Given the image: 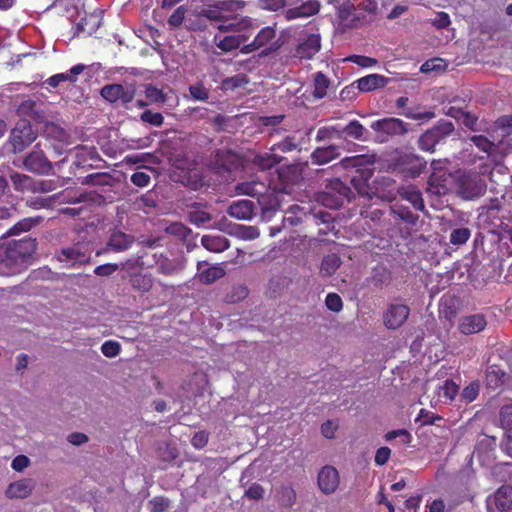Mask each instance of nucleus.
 I'll list each match as a JSON object with an SVG mask.
<instances>
[{
  "instance_id": "1",
  "label": "nucleus",
  "mask_w": 512,
  "mask_h": 512,
  "mask_svg": "<svg viewBox=\"0 0 512 512\" xmlns=\"http://www.w3.org/2000/svg\"><path fill=\"white\" fill-rule=\"evenodd\" d=\"M36 249V239L28 236L0 245V275L10 276L26 269Z\"/></svg>"
},
{
  "instance_id": "2",
  "label": "nucleus",
  "mask_w": 512,
  "mask_h": 512,
  "mask_svg": "<svg viewBox=\"0 0 512 512\" xmlns=\"http://www.w3.org/2000/svg\"><path fill=\"white\" fill-rule=\"evenodd\" d=\"M252 28V22L248 18L225 20L217 25L220 33L214 36V42L223 52H230L249 39Z\"/></svg>"
},
{
  "instance_id": "3",
  "label": "nucleus",
  "mask_w": 512,
  "mask_h": 512,
  "mask_svg": "<svg viewBox=\"0 0 512 512\" xmlns=\"http://www.w3.org/2000/svg\"><path fill=\"white\" fill-rule=\"evenodd\" d=\"M237 194L257 197L258 204L264 215L272 214L281 207L284 193L276 191L261 181H246L235 187Z\"/></svg>"
},
{
  "instance_id": "4",
  "label": "nucleus",
  "mask_w": 512,
  "mask_h": 512,
  "mask_svg": "<svg viewBox=\"0 0 512 512\" xmlns=\"http://www.w3.org/2000/svg\"><path fill=\"white\" fill-rule=\"evenodd\" d=\"M454 131L455 127L452 122L441 119L419 137L418 147L425 152H434L436 145L444 142Z\"/></svg>"
},
{
  "instance_id": "5",
  "label": "nucleus",
  "mask_w": 512,
  "mask_h": 512,
  "mask_svg": "<svg viewBox=\"0 0 512 512\" xmlns=\"http://www.w3.org/2000/svg\"><path fill=\"white\" fill-rule=\"evenodd\" d=\"M56 258L60 262L70 263L72 267L86 264L90 260L88 245L76 243L70 247L61 248L56 252Z\"/></svg>"
},
{
  "instance_id": "6",
  "label": "nucleus",
  "mask_w": 512,
  "mask_h": 512,
  "mask_svg": "<svg viewBox=\"0 0 512 512\" xmlns=\"http://www.w3.org/2000/svg\"><path fill=\"white\" fill-rule=\"evenodd\" d=\"M23 167L34 174L47 175L52 169V163L37 144L34 149L23 159Z\"/></svg>"
},
{
  "instance_id": "7",
  "label": "nucleus",
  "mask_w": 512,
  "mask_h": 512,
  "mask_svg": "<svg viewBox=\"0 0 512 512\" xmlns=\"http://www.w3.org/2000/svg\"><path fill=\"white\" fill-rule=\"evenodd\" d=\"M410 315L408 305L400 302L389 304L383 314V323L389 330H396L404 325Z\"/></svg>"
},
{
  "instance_id": "8",
  "label": "nucleus",
  "mask_w": 512,
  "mask_h": 512,
  "mask_svg": "<svg viewBox=\"0 0 512 512\" xmlns=\"http://www.w3.org/2000/svg\"><path fill=\"white\" fill-rule=\"evenodd\" d=\"M426 167L424 158L414 155L405 154L400 156L395 163V170L402 173L405 177H418Z\"/></svg>"
},
{
  "instance_id": "9",
  "label": "nucleus",
  "mask_w": 512,
  "mask_h": 512,
  "mask_svg": "<svg viewBox=\"0 0 512 512\" xmlns=\"http://www.w3.org/2000/svg\"><path fill=\"white\" fill-rule=\"evenodd\" d=\"M135 92L136 90L133 86L107 84L101 88L100 95L110 103L121 101L126 106L133 101Z\"/></svg>"
},
{
  "instance_id": "10",
  "label": "nucleus",
  "mask_w": 512,
  "mask_h": 512,
  "mask_svg": "<svg viewBox=\"0 0 512 512\" xmlns=\"http://www.w3.org/2000/svg\"><path fill=\"white\" fill-rule=\"evenodd\" d=\"M36 139V134L33 131L30 123H19L15 128L12 129L10 135V142L13 146L15 153L22 152Z\"/></svg>"
},
{
  "instance_id": "11",
  "label": "nucleus",
  "mask_w": 512,
  "mask_h": 512,
  "mask_svg": "<svg viewBox=\"0 0 512 512\" xmlns=\"http://www.w3.org/2000/svg\"><path fill=\"white\" fill-rule=\"evenodd\" d=\"M371 128L385 135H404L408 132L407 123L399 118L389 117L379 119L371 124Z\"/></svg>"
},
{
  "instance_id": "12",
  "label": "nucleus",
  "mask_w": 512,
  "mask_h": 512,
  "mask_svg": "<svg viewBox=\"0 0 512 512\" xmlns=\"http://www.w3.org/2000/svg\"><path fill=\"white\" fill-rule=\"evenodd\" d=\"M71 194L72 191L63 190L46 198H37L31 203V205L35 208H49L55 204L77 203L84 201L85 196L83 194L78 197L72 196Z\"/></svg>"
},
{
  "instance_id": "13",
  "label": "nucleus",
  "mask_w": 512,
  "mask_h": 512,
  "mask_svg": "<svg viewBox=\"0 0 512 512\" xmlns=\"http://www.w3.org/2000/svg\"><path fill=\"white\" fill-rule=\"evenodd\" d=\"M340 483L338 470L330 465L322 467L318 473L319 489L326 495L334 493Z\"/></svg>"
},
{
  "instance_id": "14",
  "label": "nucleus",
  "mask_w": 512,
  "mask_h": 512,
  "mask_svg": "<svg viewBox=\"0 0 512 512\" xmlns=\"http://www.w3.org/2000/svg\"><path fill=\"white\" fill-rule=\"evenodd\" d=\"M321 8L318 0H307L299 6L289 8L285 11L284 17L286 20L291 21L297 18H307L316 15Z\"/></svg>"
},
{
  "instance_id": "15",
  "label": "nucleus",
  "mask_w": 512,
  "mask_h": 512,
  "mask_svg": "<svg viewBox=\"0 0 512 512\" xmlns=\"http://www.w3.org/2000/svg\"><path fill=\"white\" fill-rule=\"evenodd\" d=\"M321 48V37L319 34H309L299 42L295 54L300 59L313 58Z\"/></svg>"
},
{
  "instance_id": "16",
  "label": "nucleus",
  "mask_w": 512,
  "mask_h": 512,
  "mask_svg": "<svg viewBox=\"0 0 512 512\" xmlns=\"http://www.w3.org/2000/svg\"><path fill=\"white\" fill-rule=\"evenodd\" d=\"M275 37V28L272 26H266L257 33L251 43L242 46L240 52L242 54H249L251 52L257 51L269 44L272 40H274Z\"/></svg>"
},
{
  "instance_id": "17",
  "label": "nucleus",
  "mask_w": 512,
  "mask_h": 512,
  "mask_svg": "<svg viewBox=\"0 0 512 512\" xmlns=\"http://www.w3.org/2000/svg\"><path fill=\"white\" fill-rule=\"evenodd\" d=\"M487 321L482 314H473L462 317L459 322V331L464 335L476 334L485 329Z\"/></svg>"
},
{
  "instance_id": "18",
  "label": "nucleus",
  "mask_w": 512,
  "mask_h": 512,
  "mask_svg": "<svg viewBox=\"0 0 512 512\" xmlns=\"http://www.w3.org/2000/svg\"><path fill=\"white\" fill-rule=\"evenodd\" d=\"M227 213L238 220H250L255 215V205L251 200L234 201L228 207Z\"/></svg>"
},
{
  "instance_id": "19",
  "label": "nucleus",
  "mask_w": 512,
  "mask_h": 512,
  "mask_svg": "<svg viewBox=\"0 0 512 512\" xmlns=\"http://www.w3.org/2000/svg\"><path fill=\"white\" fill-rule=\"evenodd\" d=\"M34 488L35 482L32 479H22L9 484L5 494L10 499H24L31 495Z\"/></svg>"
},
{
  "instance_id": "20",
  "label": "nucleus",
  "mask_w": 512,
  "mask_h": 512,
  "mask_svg": "<svg viewBox=\"0 0 512 512\" xmlns=\"http://www.w3.org/2000/svg\"><path fill=\"white\" fill-rule=\"evenodd\" d=\"M389 79L380 74H369L359 78L356 83L361 92H371L379 88L385 87Z\"/></svg>"
},
{
  "instance_id": "21",
  "label": "nucleus",
  "mask_w": 512,
  "mask_h": 512,
  "mask_svg": "<svg viewBox=\"0 0 512 512\" xmlns=\"http://www.w3.org/2000/svg\"><path fill=\"white\" fill-rule=\"evenodd\" d=\"M199 281L204 284H212L225 275V271L220 266H209L207 263L198 262Z\"/></svg>"
},
{
  "instance_id": "22",
  "label": "nucleus",
  "mask_w": 512,
  "mask_h": 512,
  "mask_svg": "<svg viewBox=\"0 0 512 512\" xmlns=\"http://www.w3.org/2000/svg\"><path fill=\"white\" fill-rule=\"evenodd\" d=\"M233 4V1H219L213 6H209L202 10L201 15L210 21L223 23L225 20H234V18H226L223 15V11L229 10V6Z\"/></svg>"
},
{
  "instance_id": "23",
  "label": "nucleus",
  "mask_w": 512,
  "mask_h": 512,
  "mask_svg": "<svg viewBox=\"0 0 512 512\" xmlns=\"http://www.w3.org/2000/svg\"><path fill=\"white\" fill-rule=\"evenodd\" d=\"M339 155V149L335 145L318 147L312 152L311 161L313 164L323 165L338 158Z\"/></svg>"
},
{
  "instance_id": "24",
  "label": "nucleus",
  "mask_w": 512,
  "mask_h": 512,
  "mask_svg": "<svg viewBox=\"0 0 512 512\" xmlns=\"http://www.w3.org/2000/svg\"><path fill=\"white\" fill-rule=\"evenodd\" d=\"M100 26V19L96 14H86L80 19L75 26V34L79 36L84 34L87 36L92 35Z\"/></svg>"
},
{
  "instance_id": "25",
  "label": "nucleus",
  "mask_w": 512,
  "mask_h": 512,
  "mask_svg": "<svg viewBox=\"0 0 512 512\" xmlns=\"http://www.w3.org/2000/svg\"><path fill=\"white\" fill-rule=\"evenodd\" d=\"M133 236L127 235L121 231H115L108 240V247L116 252L127 250L133 243Z\"/></svg>"
},
{
  "instance_id": "26",
  "label": "nucleus",
  "mask_w": 512,
  "mask_h": 512,
  "mask_svg": "<svg viewBox=\"0 0 512 512\" xmlns=\"http://www.w3.org/2000/svg\"><path fill=\"white\" fill-rule=\"evenodd\" d=\"M505 372L496 365L487 368L485 374V383L488 389L496 390L500 388L505 381Z\"/></svg>"
},
{
  "instance_id": "27",
  "label": "nucleus",
  "mask_w": 512,
  "mask_h": 512,
  "mask_svg": "<svg viewBox=\"0 0 512 512\" xmlns=\"http://www.w3.org/2000/svg\"><path fill=\"white\" fill-rule=\"evenodd\" d=\"M399 194L402 199L411 203L416 210L423 211L425 209L422 193L416 187H403L399 191Z\"/></svg>"
},
{
  "instance_id": "28",
  "label": "nucleus",
  "mask_w": 512,
  "mask_h": 512,
  "mask_svg": "<svg viewBox=\"0 0 512 512\" xmlns=\"http://www.w3.org/2000/svg\"><path fill=\"white\" fill-rule=\"evenodd\" d=\"M283 160V157L278 153L272 152H264L261 154H257L254 157V164L258 166L261 170H269L279 164Z\"/></svg>"
},
{
  "instance_id": "29",
  "label": "nucleus",
  "mask_w": 512,
  "mask_h": 512,
  "mask_svg": "<svg viewBox=\"0 0 512 512\" xmlns=\"http://www.w3.org/2000/svg\"><path fill=\"white\" fill-rule=\"evenodd\" d=\"M130 283L133 289L146 293L153 287L154 279L151 274L134 273L130 275Z\"/></svg>"
},
{
  "instance_id": "30",
  "label": "nucleus",
  "mask_w": 512,
  "mask_h": 512,
  "mask_svg": "<svg viewBox=\"0 0 512 512\" xmlns=\"http://www.w3.org/2000/svg\"><path fill=\"white\" fill-rule=\"evenodd\" d=\"M495 504L501 511L512 509V486H502L496 491Z\"/></svg>"
},
{
  "instance_id": "31",
  "label": "nucleus",
  "mask_w": 512,
  "mask_h": 512,
  "mask_svg": "<svg viewBox=\"0 0 512 512\" xmlns=\"http://www.w3.org/2000/svg\"><path fill=\"white\" fill-rule=\"evenodd\" d=\"M391 212L404 223L414 226L419 220V216L414 214L408 207L401 204H394Z\"/></svg>"
},
{
  "instance_id": "32",
  "label": "nucleus",
  "mask_w": 512,
  "mask_h": 512,
  "mask_svg": "<svg viewBox=\"0 0 512 512\" xmlns=\"http://www.w3.org/2000/svg\"><path fill=\"white\" fill-rule=\"evenodd\" d=\"M341 265V259L337 254L326 255L321 262L320 272L324 276H332Z\"/></svg>"
},
{
  "instance_id": "33",
  "label": "nucleus",
  "mask_w": 512,
  "mask_h": 512,
  "mask_svg": "<svg viewBox=\"0 0 512 512\" xmlns=\"http://www.w3.org/2000/svg\"><path fill=\"white\" fill-rule=\"evenodd\" d=\"M10 179L17 191H33L34 179L28 175L13 172L10 174Z\"/></svg>"
},
{
  "instance_id": "34",
  "label": "nucleus",
  "mask_w": 512,
  "mask_h": 512,
  "mask_svg": "<svg viewBox=\"0 0 512 512\" xmlns=\"http://www.w3.org/2000/svg\"><path fill=\"white\" fill-rule=\"evenodd\" d=\"M330 86V79L321 71L314 75V90L313 96L317 99H322L326 96L327 90Z\"/></svg>"
},
{
  "instance_id": "35",
  "label": "nucleus",
  "mask_w": 512,
  "mask_h": 512,
  "mask_svg": "<svg viewBox=\"0 0 512 512\" xmlns=\"http://www.w3.org/2000/svg\"><path fill=\"white\" fill-rule=\"evenodd\" d=\"M203 246L213 252H221L228 248V240L222 236L205 235L202 237Z\"/></svg>"
},
{
  "instance_id": "36",
  "label": "nucleus",
  "mask_w": 512,
  "mask_h": 512,
  "mask_svg": "<svg viewBox=\"0 0 512 512\" xmlns=\"http://www.w3.org/2000/svg\"><path fill=\"white\" fill-rule=\"evenodd\" d=\"M248 82L249 80L246 74L238 73L223 79L221 81V89L223 91H235L236 89L246 85Z\"/></svg>"
},
{
  "instance_id": "37",
  "label": "nucleus",
  "mask_w": 512,
  "mask_h": 512,
  "mask_svg": "<svg viewBox=\"0 0 512 512\" xmlns=\"http://www.w3.org/2000/svg\"><path fill=\"white\" fill-rule=\"evenodd\" d=\"M41 218H24L20 221H18L15 225H13L9 231L8 235H18L23 232H28L32 229L35 225H37L40 222Z\"/></svg>"
},
{
  "instance_id": "38",
  "label": "nucleus",
  "mask_w": 512,
  "mask_h": 512,
  "mask_svg": "<svg viewBox=\"0 0 512 512\" xmlns=\"http://www.w3.org/2000/svg\"><path fill=\"white\" fill-rule=\"evenodd\" d=\"M157 455L162 461L171 463L179 456V451L175 446L162 443L157 447Z\"/></svg>"
},
{
  "instance_id": "39",
  "label": "nucleus",
  "mask_w": 512,
  "mask_h": 512,
  "mask_svg": "<svg viewBox=\"0 0 512 512\" xmlns=\"http://www.w3.org/2000/svg\"><path fill=\"white\" fill-rule=\"evenodd\" d=\"M459 392V386L453 380H446L439 388V397L445 401H452Z\"/></svg>"
},
{
  "instance_id": "40",
  "label": "nucleus",
  "mask_w": 512,
  "mask_h": 512,
  "mask_svg": "<svg viewBox=\"0 0 512 512\" xmlns=\"http://www.w3.org/2000/svg\"><path fill=\"white\" fill-rule=\"evenodd\" d=\"M140 120L143 123L149 124L154 127H161L164 123V117L161 113L153 112L148 109L140 114Z\"/></svg>"
},
{
  "instance_id": "41",
  "label": "nucleus",
  "mask_w": 512,
  "mask_h": 512,
  "mask_svg": "<svg viewBox=\"0 0 512 512\" xmlns=\"http://www.w3.org/2000/svg\"><path fill=\"white\" fill-rule=\"evenodd\" d=\"M297 147L298 144L296 143L295 138L293 136H287L282 141L272 145L271 151L275 153H288L296 150Z\"/></svg>"
},
{
  "instance_id": "42",
  "label": "nucleus",
  "mask_w": 512,
  "mask_h": 512,
  "mask_svg": "<svg viewBox=\"0 0 512 512\" xmlns=\"http://www.w3.org/2000/svg\"><path fill=\"white\" fill-rule=\"evenodd\" d=\"M364 132V126L358 120L350 121L343 129V133L356 140H361Z\"/></svg>"
},
{
  "instance_id": "43",
  "label": "nucleus",
  "mask_w": 512,
  "mask_h": 512,
  "mask_svg": "<svg viewBox=\"0 0 512 512\" xmlns=\"http://www.w3.org/2000/svg\"><path fill=\"white\" fill-rule=\"evenodd\" d=\"M471 236V230L467 227L454 229L450 234V243L453 245L465 244Z\"/></svg>"
},
{
  "instance_id": "44",
  "label": "nucleus",
  "mask_w": 512,
  "mask_h": 512,
  "mask_svg": "<svg viewBox=\"0 0 512 512\" xmlns=\"http://www.w3.org/2000/svg\"><path fill=\"white\" fill-rule=\"evenodd\" d=\"M86 65L76 64L70 68L68 72L58 73L59 78L62 82L76 83L77 77L84 72Z\"/></svg>"
},
{
  "instance_id": "45",
  "label": "nucleus",
  "mask_w": 512,
  "mask_h": 512,
  "mask_svg": "<svg viewBox=\"0 0 512 512\" xmlns=\"http://www.w3.org/2000/svg\"><path fill=\"white\" fill-rule=\"evenodd\" d=\"M480 385L477 381L468 384L461 393V400L465 403L473 402L479 395Z\"/></svg>"
},
{
  "instance_id": "46",
  "label": "nucleus",
  "mask_w": 512,
  "mask_h": 512,
  "mask_svg": "<svg viewBox=\"0 0 512 512\" xmlns=\"http://www.w3.org/2000/svg\"><path fill=\"white\" fill-rule=\"evenodd\" d=\"M145 96L148 100H150L153 103L163 104L167 100V95L163 92V90L153 85H148L146 87Z\"/></svg>"
},
{
  "instance_id": "47",
  "label": "nucleus",
  "mask_w": 512,
  "mask_h": 512,
  "mask_svg": "<svg viewBox=\"0 0 512 512\" xmlns=\"http://www.w3.org/2000/svg\"><path fill=\"white\" fill-rule=\"evenodd\" d=\"M33 191L32 192H40L47 193L54 191L57 189L59 181L55 179L48 180H35L34 179Z\"/></svg>"
},
{
  "instance_id": "48",
  "label": "nucleus",
  "mask_w": 512,
  "mask_h": 512,
  "mask_svg": "<svg viewBox=\"0 0 512 512\" xmlns=\"http://www.w3.org/2000/svg\"><path fill=\"white\" fill-rule=\"evenodd\" d=\"M189 93L194 100L207 101L209 99V90L202 82L189 86Z\"/></svg>"
},
{
  "instance_id": "49",
  "label": "nucleus",
  "mask_w": 512,
  "mask_h": 512,
  "mask_svg": "<svg viewBox=\"0 0 512 512\" xmlns=\"http://www.w3.org/2000/svg\"><path fill=\"white\" fill-rule=\"evenodd\" d=\"M248 293V288L245 285H234L231 292L227 295V300L228 302L236 303L245 299L248 296Z\"/></svg>"
},
{
  "instance_id": "50",
  "label": "nucleus",
  "mask_w": 512,
  "mask_h": 512,
  "mask_svg": "<svg viewBox=\"0 0 512 512\" xmlns=\"http://www.w3.org/2000/svg\"><path fill=\"white\" fill-rule=\"evenodd\" d=\"M187 7L185 5L179 6L168 18V25L171 28L180 27L185 19Z\"/></svg>"
},
{
  "instance_id": "51",
  "label": "nucleus",
  "mask_w": 512,
  "mask_h": 512,
  "mask_svg": "<svg viewBox=\"0 0 512 512\" xmlns=\"http://www.w3.org/2000/svg\"><path fill=\"white\" fill-rule=\"evenodd\" d=\"M500 233L504 238L509 239L512 243V213L508 212V215H502L501 222L499 224Z\"/></svg>"
},
{
  "instance_id": "52",
  "label": "nucleus",
  "mask_w": 512,
  "mask_h": 512,
  "mask_svg": "<svg viewBox=\"0 0 512 512\" xmlns=\"http://www.w3.org/2000/svg\"><path fill=\"white\" fill-rule=\"evenodd\" d=\"M326 307L332 312H340L343 308V301L337 293H328L325 299Z\"/></svg>"
},
{
  "instance_id": "53",
  "label": "nucleus",
  "mask_w": 512,
  "mask_h": 512,
  "mask_svg": "<svg viewBox=\"0 0 512 512\" xmlns=\"http://www.w3.org/2000/svg\"><path fill=\"white\" fill-rule=\"evenodd\" d=\"M121 266H122V269L127 271L129 273V276H130L131 274H134L133 273L134 271H137V270L143 268V266H144L143 256L142 255H138L136 257L128 259L125 262H123L121 264Z\"/></svg>"
},
{
  "instance_id": "54",
  "label": "nucleus",
  "mask_w": 512,
  "mask_h": 512,
  "mask_svg": "<svg viewBox=\"0 0 512 512\" xmlns=\"http://www.w3.org/2000/svg\"><path fill=\"white\" fill-rule=\"evenodd\" d=\"M345 60L364 68L373 67L378 63L377 59L364 55H351Z\"/></svg>"
},
{
  "instance_id": "55",
  "label": "nucleus",
  "mask_w": 512,
  "mask_h": 512,
  "mask_svg": "<svg viewBox=\"0 0 512 512\" xmlns=\"http://www.w3.org/2000/svg\"><path fill=\"white\" fill-rule=\"evenodd\" d=\"M121 351V346L117 341L108 340L101 346V352L108 358L116 357Z\"/></svg>"
},
{
  "instance_id": "56",
  "label": "nucleus",
  "mask_w": 512,
  "mask_h": 512,
  "mask_svg": "<svg viewBox=\"0 0 512 512\" xmlns=\"http://www.w3.org/2000/svg\"><path fill=\"white\" fill-rule=\"evenodd\" d=\"M495 125L497 129L502 131V136L510 135L512 132V115H504L499 117Z\"/></svg>"
},
{
  "instance_id": "57",
  "label": "nucleus",
  "mask_w": 512,
  "mask_h": 512,
  "mask_svg": "<svg viewBox=\"0 0 512 512\" xmlns=\"http://www.w3.org/2000/svg\"><path fill=\"white\" fill-rule=\"evenodd\" d=\"M471 141L479 150L485 153H490L494 146V144L483 135L473 136L471 137Z\"/></svg>"
},
{
  "instance_id": "58",
  "label": "nucleus",
  "mask_w": 512,
  "mask_h": 512,
  "mask_svg": "<svg viewBox=\"0 0 512 512\" xmlns=\"http://www.w3.org/2000/svg\"><path fill=\"white\" fill-rule=\"evenodd\" d=\"M338 418H329L321 426V432L324 437L331 439L334 437L335 431L338 429Z\"/></svg>"
},
{
  "instance_id": "59",
  "label": "nucleus",
  "mask_w": 512,
  "mask_h": 512,
  "mask_svg": "<svg viewBox=\"0 0 512 512\" xmlns=\"http://www.w3.org/2000/svg\"><path fill=\"white\" fill-rule=\"evenodd\" d=\"M265 490L264 488L257 483H253L248 489L244 492V497L251 500H261L264 497Z\"/></svg>"
},
{
  "instance_id": "60",
  "label": "nucleus",
  "mask_w": 512,
  "mask_h": 512,
  "mask_svg": "<svg viewBox=\"0 0 512 512\" xmlns=\"http://www.w3.org/2000/svg\"><path fill=\"white\" fill-rule=\"evenodd\" d=\"M296 499V493L291 487H282L280 490V502L283 506H292Z\"/></svg>"
},
{
  "instance_id": "61",
  "label": "nucleus",
  "mask_w": 512,
  "mask_h": 512,
  "mask_svg": "<svg viewBox=\"0 0 512 512\" xmlns=\"http://www.w3.org/2000/svg\"><path fill=\"white\" fill-rule=\"evenodd\" d=\"M398 437L401 438L402 442L405 444L411 441V435L405 429L392 430L387 432L384 436L386 441H392Z\"/></svg>"
},
{
  "instance_id": "62",
  "label": "nucleus",
  "mask_w": 512,
  "mask_h": 512,
  "mask_svg": "<svg viewBox=\"0 0 512 512\" xmlns=\"http://www.w3.org/2000/svg\"><path fill=\"white\" fill-rule=\"evenodd\" d=\"M209 439V433L201 430L196 432L193 437L191 438V444L195 449H202L204 448Z\"/></svg>"
},
{
  "instance_id": "63",
  "label": "nucleus",
  "mask_w": 512,
  "mask_h": 512,
  "mask_svg": "<svg viewBox=\"0 0 512 512\" xmlns=\"http://www.w3.org/2000/svg\"><path fill=\"white\" fill-rule=\"evenodd\" d=\"M150 180V175L143 171H136L131 175V182L138 187H146Z\"/></svg>"
},
{
  "instance_id": "64",
  "label": "nucleus",
  "mask_w": 512,
  "mask_h": 512,
  "mask_svg": "<svg viewBox=\"0 0 512 512\" xmlns=\"http://www.w3.org/2000/svg\"><path fill=\"white\" fill-rule=\"evenodd\" d=\"M390 455H391V450L389 447H386V446L380 447L376 451V454H375V458H374L375 464L378 466L385 465L388 462Z\"/></svg>"
}]
</instances>
